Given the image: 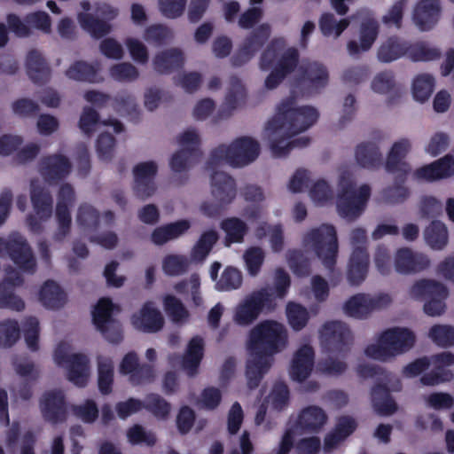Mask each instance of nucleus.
Listing matches in <instances>:
<instances>
[{
  "label": "nucleus",
  "mask_w": 454,
  "mask_h": 454,
  "mask_svg": "<svg viewBox=\"0 0 454 454\" xmlns=\"http://www.w3.org/2000/svg\"><path fill=\"white\" fill-rule=\"evenodd\" d=\"M296 98L290 96L277 108V113L266 126L265 131L270 138V150L276 158L286 157L294 147L307 146L310 138L301 137L289 140L292 137L307 130L317 122L319 114L310 106L295 107Z\"/></svg>",
  "instance_id": "nucleus-1"
},
{
  "label": "nucleus",
  "mask_w": 454,
  "mask_h": 454,
  "mask_svg": "<svg viewBox=\"0 0 454 454\" xmlns=\"http://www.w3.org/2000/svg\"><path fill=\"white\" fill-rule=\"evenodd\" d=\"M286 344V329L277 321H262L250 331L247 349L251 358L246 364V377L250 389H255L260 385L263 375L272 365L273 356L282 351Z\"/></svg>",
  "instance_id": "nucleus-2"
},
{
  "label": "nucleus",
  "mask_w": 454,
  "mask_h": 454,
  "mask_svg": "<svg viewBox=\"0 0 454 454\" xmlns=\"http://www.w3.org/2000/svg\"><path fill=\"white\" fill-rule=\"evenodd\" d=\"M286 40L283 37L272 39L262 52L259 67L262 71L270 73L265 79L264 86L268 90L276 89L285 78L297 67L300 54L296 48L290 47L284 52Z\"/></svg>",
  "instance_id": "nucleus-3"
},
{
  "label": "nucleus",
  "mask_w": 454,
  "mask_h": 454,
  "mask_svg": "<svg viewBox=\"0 0 454 454\" xmlns=\"http://www.w3.org/2000/svg\"><path fill=\"white\" fill-rule=\"evenodd\" d=\"M411 149L408 139H401L395 142L387 155L385 168L388 173L395 174V184L384 188L381 198L387 204L403 203L410 196V191L403 184L406 182L411 168L404 160Z\"/></svg>",
  "instance_id": "nucleus-4"
},
{
  "label": "nucleus",
  "mask_w": 454,
  "mask_h": 454,
  "mask_svg": "<svg viewBox=\"0 0 454 454\" xmlns=\"http://www.w3.org/2000/svg\"><path fill=\"white\" fill-rule=\"evenodd\" d=\"M259 154V143L252 137H241L229 146L220 145L214 148L206 162V168L215 170L223 162L231 167H242L254 161Z\"/></svg>",
  "instance_id": "nucleus-5"
},
{
  "label": "nucleus",
  "mask_w": 454,
  "mask_h": 454,
  "mask_svg": "<svg viewBox=\"0 0 454 454\" xmlns=\"http://www.w3.org/2000/svg\"><path fill=\"white\" fill-rule=\"evenodd\" d=\"M340 192L337 198V210L340 216L355 220L364 212L371 196V188L363 184L358 190L356 184L348 176H341L339 182Z\"/></svg>",
  "instance_id": "nucleus-6"
},
{
  "label": "nucleus",
  "mask_w": 454,
  "mask_h": 454,
  "mask_svg": "<svg viewBox=\"0 0 454 454\" xmlns=\"http://www.w3.org/2000/svg\"><path fill=\"white\" fill-rule=\"evenodd\" d=\"M304 242L311 246L326 269L333 270L339 247L336 230L333 225L322 224L312 229L305 235Z\"/></svg>",
  "instance_id": "nucleus-7"
},
{
  "label": "nucleus",
  "mask_w": 454,
  "mask_h": 454,
  "mask_svg": "<svg viewBox=\"0 0 454 454\" xmlns=\"http://www.w3.org/2000/svg\"><path fill=\"white\" fill-rule=\"evenodd\" d=\"M212 171V195L217 202H204L200 209L205 215L215 218L223 215L225 207L235 199L236 184L232 176L225 172Z\"/></svg>",
  "instance_id": "nucleus-8"
},
{
  "label": "nucleus",
  "mask_w": 454,
  "mask_h": 454,
  "mask_svg": "<svg viewBox=\"0 0 454 454\" xmlns=\"http://www.w3.org/2000/svg\"><path fill=\"white\" fill-rule=\"evenodd\" d=\"M410 294L414 299L428 298L424 304L427 315L436 317L444 313L449 291L443 284L433 279H420L412 285Z\"/></svg>",
  "instance_id": "nucleus-9"
},
{
  "label": "nucleus",
  "mask_w": 454,
  "mask_h": 454,
  "mask_svg": "<svg viewBox=\"0 0 454 454\" xmlns=\"http://www.w3.org/2000/svg\"><path fill=\"white\" fill-rule=\"evenodd\" d=\"M350 240L355 247L349 258L347 278L350 285L358 286L365 279L369 269L370 259L367 249L359 246L366 243V231L362 228L353 230Z\"/></svg>",
  "instance_id": "nucleus-10"
},
{
  "label": "nucleus",
  "mask_w": 454,
  "mask_h": 454,
  "mask_svg": "<svg viewBox=\"0 0 454 454\" xmlns=\"http://www.w3.org/2000/svg\"><path fill=\"white\" fill-rule=\"evenodd\" d=\"M323 348L330 354L346 357L350 351L353 337L348 326L340 321L324 324L320 330Z\"/></svg>",
  "instance_id": "nucleus-11"
},
{
  "label": "nucleus",
  "mask_w": 454,
  "mask_h": 454,
  "mask_svg": "<svg viewBox=\"0 0 454 454\" xmlns=\"http://www.w3.org/2000/svg\"><path fill=\"white\" fill-rule=\"evenodd\" d=\"M5 253L17 267L25 272L34 273L35 259L27 239L18 234L10 235L8 239L0 238V254Z\"/></svg>",
  "instance_id": "nucleus-12"
},
{
  "label": "nucleus",
  "mask_w": 454,
  "mask_h": 454,
  "mask_svg": "<svg viewBox=\"0 0 454 454\" xmlns=\"http://www.w3.org/2000/svg\"><path fill=\"white\" fill-rule=\"evenodd\" d=\"M96 16L80 12L77 20L81 27L95 39H100L112 31L110 21L118 15V10L107 4H99L95 10Z\"/></svg>",
  "instance_id": "nucleus-13"
},
{
  "label": "nucleus",
  "mask_w": 454,
  "mask_h": 454,
  "mask_svg": "<svg viewBox=\"0 0 454 454\" xmlns=\"http://www.w3.org/2000/svg\"><path fill=\"white\" fill-rule=\"evenodd\" d=\"M270 35V26L262 23L248 34L242 44L232 55L231 61L233 67H239L247 64L258 52Z\"/></svg>",
  "instance_id": "nucleus-14"
},
{
  "label": "nucleus",
  "mask_w": 454,
  "mask_h": 454,
  "mask_svg": "<svg viewBox=\"0 0 454 454\" xmlns=\"http://www.w3.org/2000/svg\"><path fill=\"white\" fill-rule=\"evenodd\" d=\"M54 358L59 365H67V379L75 386L83 387L88 382L89 358L80 353L67 355L59 348L56 349Z\"/></svg>",
  "instance_id": "nucleus-15"
},
{
  "label": "nucleus",
  "mask_w": 454,
  "mask_h": 454,
  "mask_svg": "<svg viewBox=\"0 0 454 454\" xmlns=\"http://www.w3.org/2000/svg\"><path fill=\"white\" fill-rule=\"evenodd\" d=\"M72 167V162L67 156L54 153L40 160L38 171L47 184H57L69 176Z\"/></svg>",
  "instance_id": "nucleus-16"
},
{
  "label": "nucleus",
  "mask_w": 454,
  "mask_h": 454,
  "mask_svg": "<svg viewBox=\"0 0 454 454\" xmlns=\"http://www.w3.org/2000/svg\"><path fill=\"white\" fill-rule=\"evenodd\" d=\"M390 302L391 298L388 294L371 297L365 294H357L345 302L343 309L345 314L349 317L364 318L374 309L387 307Z\"/></svg>",
  "instance_id": "nucleus-17"
},
{
  "label": "nucleus",
  "mask_w": 454,
  "mask_h": 454,
  "mask_svg": "<svg viewBox=\"0 0 454 454\" xmlns=\"http://www.w3.org/2000/svg\"><path fill=\"white\" fill-rule=\"evenodd\" d=\"M74 197V190L70 184L66 183L60 186L56 206L58 231L55 238L57 240L64 239L70 232L72 218L69 207L73 204Z\"/></svg>",
  "instance_id": "nucleus-18"
},
{
  "label": "nucleus",
  "mask_w": 454,
  "mask_h": 454,
  "mask_svg": "<svg viewBox=\"0 0 454 454\" xmlns=\"http://www.w3.org/2000/svg\"><path fill=\"white\" fill-rule=\"evenodd\" d=\"M158 172L157 164L153 161H145L137 164L133 168L134 193L141 199L151 197L156 191L154 178Z\"/></svg>",
  "instance_id": "nucleus-19"
},
{
  "label": "nucleus",
  "mask_w": 454,
  "mask_h": 454,
  "mask_svg": "<svg viewBox=\"0 0 454 454\" xmlns=\"http://www.w3.org/2000/svg\"><path fill=\"white\" fill-rule=\"evenodd\" d=\"M40 408L44 420L53 425L67 419L66 399L61 390L45 392L40 400Z\"/></svg>",
  "instance_id": "nucleus-20"
},
{
  "label": "nucleus",
  "mask_w": 454,
  "mask_h": 454,
  "mask_svg": "<svg viewBox=\"0 0 454 454\" xmlns=\"http://www.w3.org/2000/svg\"><path fill=\"white\" fill-rule=\"evenodd\" d=\"M429 264L430 261L426 254L414 252L409 247L399 248L395 254V269L400 274L418 273L427 269Z\"/></svg>",
  "instance_id": "nucleus-21"
},
{
  "label": "nucleus",
  "mask_w": 454,
  "mask_h": 454,
  "mask_svg": "<svg viewBox=\"0 0 454 454\" xmlns=\"http://www.w3.org/2000/svg\"><path fill=\"white\" fill-rule=\"evenodd\" d=\"M454 175V156L446 154L434 162L419 168L413 173L416 180L434 182Z\"/></svg>",
  "instance_id": "nucleus-22"
},
{
  "label": "nucleus",
  "mask_w": 454,
  "mask_h": 454,
  "mask_svg": "<svg viewBox=\"0 0 454 454\" xmlns=\"http://www.w3.org/2000/svg\"><path fill=\"white\" fill-rule=\"evenodd\" d=\"M381 341L389 346L395 356L409 351L415 344L416 336L407 328L394 327L381 333Z\"/></svg>",
  "instance_id": "nucleus-23"
},
{
  "label": "nucleus",
  "mask_w": 454,
  "mask_h": 454,
  "mask_svg": "<svg viewBox=\"0 0 454 454\" xmlns=\"http://www.w3.org/2000/svg\"><path fill=\"white\" fill-rule=\"evenodd\" d=\"M301 75L298 78L299 85H308L309 94L318 92L328 83V72L326 67L317 62L308 63L301 67Z\"/></svg>",
  "instance_id": "nucleus-24"
},
{
  "label": "nucleus",
  "mask_w": 454,
  "mask_h": 454,
  "mask_svg": "<svg viewBox=\"0 0 454 454\" xmlns=\"http://www.w3.org/2000/svg\"><path fill=\"white\" fill-rule=\"evenodd\" d=\"M440 12L438 0H420L414 9L413 20L421 31H428L437 23Z\"/></svg>",
  "instance_id": "nucleus-25"
},
{
  "label": "nucleus",
  "mask_w": 454,
  "mask_h": 454,
  "mask_svg": "<svg viewBox=\"0 0 454 454\" xmlns=\"http://www.w3.org/2000/svg\"><path fill=\"white\" fill-rule=\"evenodd\" d=\"M315 353L311 346L303 345L294 354L290 368L292 380L304 381L312 372Z\"/></svg>",
  "instance_id": "nucleus-26"
},
{
  "label": "nucleus",
  "mask_w": 454,
  "mask_h": 454,
  "mask_svg": "<svg viewBox=\"0 0 454 454\" xmlns=\"http://www.w3.org/2000/svg\"><path fill=\"white\" fill-rule=\"evenodd\" d=\"M26 68L29 79L35 84L43 85L51 79V69L38 50L33 49L27 52Z\"/></svg>",
  "instance_id": "nucleus-27"
},
{
  "label": "nucleus",
  "mask_w": 454,
  "mask_h": 454,
  "mask_svg": "<svg viewBox=\"0 0 454 454\" xmlns=\"http://www.w3.org/2000/svg\"><path fill=\"white\" fill-rule=\"evenodd\" d=\"M132 323L136 328L145 333H156L163 327L164 319L153 303L146 301L139 313L132 317Z\"/></svg>",
  "instance_id": "nucleus-28"
},
{
  "label": "nucleus",
  "mask_w": 454,
  "mask_h": 454,
  "mask_svg": "<svg viewBox=\"0 0 454 454\" xmlns=\"http://www.w3.org/2000/svg\"><path fill=\"white\" fill-rule=\"evenodd\" d=\"M379 34V24L374 19L363 20L360 26V44L356 41L348 43V51L351 56H356L361 51L371 49Z\"/></svg>",
  "instance_id": "nucleus-29"
},
{
  "label": "nucleus",
  "mask_w": 454,
  "mask_h": 454,
  "mask_svg": "<svg viewBox=\"0 0 454 454\" xmlns=\"http://www.w3.org/2000/svg\"><path fill=\"white\" fill-rule=\"evenodd\" d=\"M184 56L178 48H170L157 53L153 60L154 70L161 74H168L184 67Z\"/></svg>",
  "instance_id": "nucleus-30"
},
{
  "label": "nucleus",
  "mask_w": 454,
  "mask_h": 454,
  "mask_svg": "<svg viewBox=\"0 0 454 454\" xmlns=\"http://www.w3.org/2000/svg\"><path fill=\"white\" fill-rule=\"evenodd\" d=\"M327 415L318 406L304 408L296 420V427L305 433H317L326 423Z\"/></svg>",
  "instance_id": "nucleus-31"
},
{
  "label": "nucleus",
  "mask_w": 454,
  "mask_h": 454,
  "mask_svg": "<svg viewBox=\"0 0 454 454\" xmlns=\"http://www.w3.org/2000/svg\"><path fill=\"white\" fill-rule=\"evenodd\" d=\"M204 356V340L200 336L192 337L185 353L182 356V367L187 375L194 376L198 372L199 366Z\"/></svg>",
  "instance_id": "nucleus-32"
},
{
  "label": "nucleus",
  "mask_w": 454,
  "mask_h": 454,
  "mask_svg": "<svg viewBox=\"0 0 454 454\" xmlns=\"http://www.w3.org/2000/svg\"><path fill=\"white\" fill-rule=\"evenodd\" d=\"M371 397L372 406L380 415L388 416L397 411V404L391 396L390 390L386 384H375L372 388Z\"/></svg>",
  "instance_id": "nucleus-33"
},
{
  "label": "nucleus",
  "mask_w": 454,
  "mask_h": 454,
  "mask_svg": "<svg viewBox=\"0 0 454 454\" xmlns=\"http://www.w3.org/2000/svg\"><path fill=\"white\" fill-rule=\"evenodd\" d=\"M31 202L36 215L41 220H46L51 217L52 213V197L51 192L44 187L31 182L30 192Z\"/></svg>",
  "instance_id": "nucleus-34"
},
{
  "label": "nucleus",
  "mask_w": 454,
  "mask_h": 454,
  "mask_svg": "<svg viewBox=\"0 0 454 454\" xmlns=\"http://www.w3.org/2000/svg\"><path fill=\"white\" fill-rule=\"evenodd\" d=\"M100 67L99 61L90 64L84 60H77L66 71V75L72 80L94 83L101 80L98 75Z\"/></svg>",
  "instance_id": "nucleus-35"
},
{
  "label": "nucleus",
  "mask_w": 454,
  "mask_h": 454,
  "mask_svg": "<svg viewBox=\"0 0 454 454\" xmlns=\"http://www.w3.org/2000/svg\"><path fill=\"white\" fill-rule=\"evenodd\" d=\"M356 160L359 166L374 169L382 164V155L379 146L372 142H364L356 146Z\"/></svg>",
  "instance_id": "nucleus-36"
},
{
  "label": "nucleus",
  "mask_w": 454,
  "mask_h": 454,
  "mask_svg": "<svg viewBox=\"0 0 454 454\" xmlns=\"http://www.w3.org/2000/svg\"><path fill=\"white\" fill-rule=\"evenodd\" d=\"M67 295L53 280H47L39 292V300L48 309H59L64 306Z\"/></svg>",
  "instance_id": "nucleus-37"
},
{
  "label": "nucleus",
  "mask_w": 454,
  "mask_h": 454,
  "mask_svg": "<svg viewBox=\"0 0 454 454\" xmlns=\"http://www.w3.org/2000/svg\"><path fill=\"white\" fill-rule=\"evenodd\" d=\"M225 232L224 245L229 247L234 243H242L248 231L247 223L239 217H227L220 223Z\"/></svg>",
  "instance_id": "nucleus-38"
},
{
  "label": "nucleus",
  "mask_w": 454,
  "mask_h": 454,
  "mask_svg": "<svg viewBox=\"0 0 454 454\" xmlns=\"http://www.w3.org/2000/svg\"><path fill=\"white\" fill-rule=\"evenodd\" d=\"M407 51L408 42L401 41L397 37H390L380 45L378 58L381 62L388 63L407 56Z\"/></svg>",
  "instance_id": "nucleus-39"
},
{
  "label": "nucleus",
  "mask_w": 454,
  "mask_h": 454,
  "mask_svg": "<svg viewBox=\"0 0 454 454\" xmlns=\"http://www.w3.org/2000/svg\"><path fill=\"white\" fill-rule=\"evenodd\" d=\"M202 153L200 148H182L170 159V168L174 172L181 173L199 162Z\"/></svg>",
  "instance_id": "nucleus-40"
},
{
  "label": "nucleus",
  "mask_w": 454,
  "mask_h": 454,
  "mask_svg": "<svg viewBox=\"0 0 454 454\" xmlns=\"http://www.w3.org/2000/svg\"><path fill=\"white\" fill-rule=\"evenodd\" d=\"M427 244L435 250L443 249L449 240L446 225L437 220L432 221L424 231Z\"/></svg>",
  "instance_id": "nucleus-41"
},
{
  "label": "nucleus",
  "mask_w": 454,
  "mask_h": 454,
  "mask_svg": "<svg viewBox=\"0 0 454 454\" xmlns=\"http://www.w3.org/2000/svg\"><path fill=\"white\" fill-rule=\"evenodd\" d=\"M114 363L111 358L106 356L98 357V386L102 395H109L113 391L114 384Z\"/></svg>",
  "instance_id": "nucleus-42"
},
{
  "label": "nucleus",
  "mask_w": 454,
  "mask_h": 454,
  "mask_svg": "<svg viewBox=\"0 0 454 454\" xmlns=\"http://www.w3.org/2000/svg\"><path fill=\"white\" fill-rule=\"evenodd\" d=\"M219 239V235L215 230H208L200 236L199 239L193 246L191 256L194 261H204L211 252L214 246Z\"/></svg>",
  "instance_id": "nucleus-43"
},
{
  "label": "nucleus",
  "mask_w": 454,
  "mask_h": 454,
  "mask_svg": "<svg viewBox=\"0 0 454 454\" xmlns=\"http://www.w3.org/2000/svg\"><path fill=\"white\" fill-rule=\"evenodd\" d=\"M442 53L438 48L431 47L426 42L408 43L407 57L414 62H426L440 59Z\"/></svg>",
  "instance_id": "nucleus-44"
},
{
  "label": "nucleus",
  "mask_w": 454,
  "mask_h": 454,
  "mask_svg": "<svg viewBox=\"0 0 454 454\" xmlns=\"http://www.w3.org/2000/svg\"><path fill=\"white\" fill-rule=\"evenodd\" d=\"M261 312L258 303L251 294L237 307L234 320L239 325H249L257 319Z\"/></svg>",
  "instance_id": "nucleus-45"
},
{
  "label": "nucleus",
  "mask_w": 454,
  "mask_h": 454,
  "mask_svg": "<svg viewBox=\"0 0 454 454\" xmlns=\"http://www.w3.org/2000/svg\"><path fill=\"white\" fill-rule=\"evenodd\" d=\"M319 28L323 35L335 38L339 37L350 24L349 18L341 19L337 21L334 15L330 12H325L319 19Z\"/></svg>",
  "instance_id": "nucleus-46"
},
{
  "label": "nucleus",
  "mask_w": 454,
  "mask_h": 454,
  "mask_svg": "<svg viewBox=\"0 0 454 454\" xmlns=\"http://www.w3.org/2000/svg\"><path fill=\"white\" fill-rule=\"evenodd\" d=\"M143 403V409H145L159 419H166L170 413V403L158 394L150 393L146 395Z\"/></svg>",
  "instance_id": "nucleus-47"
},
{
  "label": "nucleus",
  "mask_w": 454,
  "mask_h": 454,
  "mask_svg": "<svg viewBox=\"0 0 454 454\" xmlns=\"http://www.w3.org/2000/svg\"><path fill=\"white\" fill-rule=\"evenodd\" d=\"M434 88V78L428 74H421L416 76L412 82V94L419 102L427 101L432 95Z\"/></svg>",
  "instance_id": "nucleus-48"
},
{
  "label": "nucleus",
  "mask_w": 454,
  "mask_h": 454,
  "mask_svg": "<svg viewBox=\"0 0 454 454\" xmlns=\"http://www.w3.org/2000/svg\"><path fill=\"white\" fill-rule=\"evenodd\" d=\"M286 260L295 276L302 278L310 274V261L302 251L299 249L289 250L286 254Z\"/></svg>",
  "instance_id": "nucleus-49"
},
{
  "label": "nucleus",
  "mask_w": 454,
  "mask_h": 454,
  "mask_svg": "<svg viewBox=\"0 0 454 454\" xmlns=\"http://www.w3.org/2000/svg\"><path fill=\"white\" fill-rule=\"evenodd\" d=\"M229 83L230 87L226 93L222 110V112H223L225 109H227L229 112L228 115L231 111L237 108L239 100L245 95V87L238 76H231Z\"/></svg>",
  "instance_id": "nucleus-50"
},
{
  "label": "nucleus",
  "mask_w": 454,
  "mask_h": 454,
  "mask_svg": "<svg viewBox=\"0 0 454 454\" xmlns=\"http://www.w3.org/2000/svg\"><path fill=\"white\" fill-rule=\"evenodd\" d=\"M99 212L91 205L83 203L80 205L76 221L84 230L96 231L99 226Z\"/></svg>",
  "instance_id": "nucleus-51"
},
{
  "label": "nucleus",
  "mask_w": 454,
  "mask_h": 454,
  "mask_svg": "<svg viewBox=\"0 0 454 454\" xmlns=\"http://www.w3.org/2000/svg\"><path fill=\"white\" fill-rule=\"evenodd\" d=\"M286 317L288 323L294 331L303 329L309 319V314L307 309L295 302H288L286 305Z\"/></svg>",
  "instance_id": "nucleus-52"
},
{
  "label": "nucleus",
  "mask_w": 454,
  "mask_h": 454,
  "mask_svg": "<svg viewBox=\"0 0 454 454\" xmlns=\"http://www.w3.org/2000/svg\"><path fill=\"white\" fill-rule=\"evenodd\" d=\"M114 309V304L110 298L104 297L98 300L92 310V321L96 328L102 327L114 320L112 317Z\"/></svg>",
  "instance_id": "nucleus-53"
},
{
  "label": "nucleus",
  "mask_w": 454,
  "mask_h": 454,
  "mask_svg": "<svg viewBox=\"0 0 454 454\" xmlns=\"http://www.w3.org/2000/svg\"><path fill=\"white\" fill-rule=\"evenodd\" d=\"M429 338L438 346H454V326L447 325H434L428 333Z\"/></svg>",
  "instance_id": "nucleus-54"
},
{
  "label": "nucleus",
  "mask_w": 454,
  "mask_h": 454,
  "mask_svg": "<svg viewBox=\"0 0 454 454\" xmlns=\"http://www.w3.org/2000/svg\"><path fill=\"white\" fill-rule=\"evenodd\" d=\"M241 272L231 266H228L223 271L220 279L216 283L219 291H231L238 289L242 284Z\"/></svg>",
  "instance_id": "nucleus-55"
},
{
  "label": "nucleus",
  "mask_w": 454,
  "mask_h": 454,
  "mask_svg": "<svg viewBox=\"0 0 454 454\" xmlns=\"http://www.w3.org/2000/svg\"><path fill=\"white\" fill-rule=\"evenodd\" d=\"M23 333L27 348L31 351L39 348V321L35 317H27L22 323Z\"/></svg>",
  "instance_id": "nucleus-56"
},
{
  "label": "nucleus",
  "mask_w": 454,
  "mask_h": 454,
  "mask_svg": "<svg viewBox=\"0 0 454 454\" xmlns=\"http://www.w3.org/2000/svg\"><path fill=\"white\" fill-rule=\"evenodd\" d=\"M110 76L117 82H133L139 76L137 68L129 62L113 65L109 69Z\"/></svg>",
  "instance_id": "nucleus-57"
},
{
  "label": "nucleus",
  "mask_w": 454,
  "mask_h": 454,
  "mask_svg": "<svg viewBox=\"0 0 454 454\" xmlns=\"http://www.w3.org/2000/svg\"><path fill=\"white\" fill-rule=\"evenodd\" d=\"M172 36L171 31L160 24L151 25L145 30L144 39L150 44L162 46Z\"/></svg>",
  "instance_id": "nucleus-58"
},
{
  "label": "nucleus",
  "mask_w": 454,
  "mask_h": 454,
  "mask_svg": "<svg viewBox=\"0 0 454 454\" xmlns=\"http://www.w3.org/2000/svg\"><path fill=\"white\" fill-rule=\"evenodd\" d=\"M189 261L184 255L169 254L162 262V269L168 276H179L187 271Z\"/></svg>",
  "instance_id": "nucleus-59"
},
{
  "label": "nucleus",
  "mask_w": 454,
  "mask_h": 454,
  "mask_svg": "<svg viewBox=\"0 0 454 454\" xmlns=\"http://www.w3.org/2000/svg\"><path fill=\"white\" fill-rule=\"evenodd\" d=\"M166 313L171 317L172 321L179 323L187 318L189 314L182 301L174 295L168 294L163 300Z\"/></svg>",
  "instance_id": "nucleus-60"
},
{
  "label": "nucleus",
  "mask_w": 454,
  "mask_h": 454,
  "mask_svg": "<svg viewBox=\"0 0 454 454\" xmlns=\"http://www.w3.org/2000/svg\"><path fill=\"white\" fill-rule=\"evenodd\" d=\"M0 309L22 311L25 309V302L14 294L12 288L5 286V285H0Z\"/></svg>",
  "instance_id": "nucleus-61"
},
{
  "label": "nucleus",
  "mask_w": 454,
  "mask_h": 454,
  "mask_svg": "<svg viewBox=\"0 0 454 454\" xmlns=\"http://www.w3.org/2000/svg\"><path fill=\"white\" fill-rule=\"evenodd\" d=\"M264 257V252L259 247H250L245 252L244 260L249 275L254 277L260 272Z\"/></svg>",
  "instance_id": "nucleus-62"
},
{
  "label": "nucleus",
  "mask_w": 454,
  "mask_h": 454,
  "mask_svg": "<svg viewBox=\"0 0 454 454\" xmlns=\"http://www.w3.org/2000/svg\"><path fill=\"white\" fill-rule=\"evenodd\" d=\"M453 378L454 374L450 369L434 366L431 372L425 373L420 378V382L424 386H436L441 383L450 382Z\"/></svg>",
  "instance_id": "nucleus-63"
},
{
  "label": "nucleus",
  "mask_w": 454,
  "mask_h": 454,
  "mask_svg": "<svg viewBox=\"0 0 454 454\" xmlns=\"http://www.w3.org/2000/svg\"><path fill=\"white\" fill-rule=\"evenodd\" d=\"M115 137L110 133H101L96 143L98 158L102 160H110L114 155Z\"/></svg>",
  "instance_id": "nucleus-64"
}]
</instances>
